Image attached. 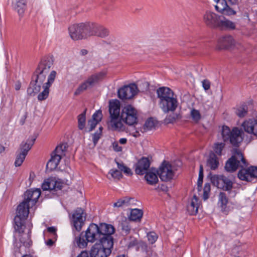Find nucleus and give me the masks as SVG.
Returning a JSON list of instances; mask_svg holds the SVG:
<instances>
[{
	"instance_id": "1",
	"label": "nucleus",
	"mask_w": 257,
	"mask_h": 257,
	"mask_svg": "<svg viewBox=\"0 0 257 257\" xmlns=\"http://www.w3.org/2000/svg\"><path fill=\"white\" fill-rule=\"evenodd\" d=\"M115 231V228L111 224L106 223H100L99 225L91 223L85 233L82 232L78 237L75 238V241L79 247L82 248L87 246L88 242H93L95 240L113 245L112 234Z\"/></svg>"
},
{
	"instance_id": "2",
	"label": "nucleus",
	"mask_w": 257,
	"mask_h": 257,
	"mask_svg": "<svg viewBox=\"0 0 257 257\" xmlns=\"http://www.w3.org/2000/svg\"><path fill=\"white\" fill-rule=\"evenodd\" d=\"M53 63L54 58L52 56L44 57L39 63L32 76V80L27 89V92L30 95L34 96L40 91L42 86L44 90L38 95V99L39 101L46 99L49 96L50 87L43 84V83Z\"/></svg>"
},
{
	"instance_id": "3",
	"label": "nucleus",
	"mask_w": 257,
	"mask_h": 257,
	"mask_svg": "<svg viewBox=\"0 0 257 257\" xmlns=\"http://www.w3.org/2000/svg\"><path fill=\"white\" fill-rule=\"evenodd\" d=\"M120 102L118 100H112L109 102V120L108 125L113 131H123L125 126L121 120L132 125L137 123V111L131 105L124 106L120 113Z\"/></svg>"
},
{
	"instance_id": "4",
	"label": "nucleus",
	"mask_w": 257,
	"mask_h": 257,
	"mask_svg": "<svg viewBox=\"0 0 257 257\" xmlns=\"http://www.w3.org/2000/svg\"><path fill=\"white\" fill-rule=\"evenodd\" d=\"M204 23L209 28L219 29L222 30H234L235 24L226 19L223 16H219L215 13L206 11L203 16Z\"/></svg>"
},
{
	"instance_id": "5",
	"label": "nucleus",
	"mask_w": 257,
	"mask_h": 257,
	"mask_svg": "<svg viewBox=\"0 0 257 257\" xmlns=\"http://www.w3.org/2000/svg\"><path fill=\"white\" fill-rule=\"evenodd\" d=\"M157 94L160 99V107L165 113L176 110L178 101L174 97V92L170 88L167 87H160L157 90Z\"/></svg>"
},
{
	"instance_id": "6",
	"label": "nucleus",
	"mask_w": 257,
	"mask_h": 257,
	"mask_svg": "<svg viewBox=\"0 0 257 257\" xmlns=\"http://www.w3.org/2000/svg\"><path fill=\"white\" fill-rule=\"evenodd\" d=\"M222 140L229 143L234 147H239L242 142L244 133L242 128L233 127L231 130L227 125H223L220 131Z\"/></svg>"
},
{
	"instance_id": "7",
	"label": "nucleus",
	"mask_w": 257,
	"mask_h": 257,
	"mask_svg": "<svg viewBox=\"0 0 257 257\" xmlns=\"http://www.w3.org/2000/svg\"><path fill=\"white\" fill-rule=\"evenodd\" d=\"M247 166L248 163L242 154L236 150L234 154L226 162L224 168L226 171L229 172H234L238 168H240L237 174L238 177L239 172L243 169L247 170L249 168Z\"/></svg>"
},
{
	"instance_id": "8",
	"label": "nucleus",
	"mask_w": 257,
	"mask_h": 257,
	"mask_svg": "<svg viewBox=\"0 0 257 257\" xmlns=\"http://www.w3.org/2000/svg\"><path fill=\"white\" fill-rule=\"evenodd\" d=\"M90 22L74 24L69 28L70 37L73 40H79L90 37Z\"/></svg>"
},
{
	"instance_id": "9",
	"label": "nucleus",
	"mask_w": 257,
	"mask_h": 257,
	"mask_svg": "<svg viewBox=\"0 0 257 257\" xmlns=\"http://www.w3.org/2000/svg\"><path fill=\"white\" fill-rule=\"evenodd\" d=\"M31 206L23 201L17 207V215L14 218L15 229L19 233L23 232L24 221L28 216Z\"/></svg>"
},
{
	"instance_id": "10",
	"label": "nucleus",
	"mask_w": 257,
	"mask_h": 257,
	"mask_svg": "<svg viewBox=\"0 0 257 257\" xmlns=\"http://www.w3.org/2000/svg\"><path fill=\"white\" fill-rule=\"evenodd\" d=\"M106 73L101 71L91 75L86 80L80 84L74 92L75 95H78L89 88L93 87L95 85L102 81L105 77Z\"/></svg>"
},
{
	"instance_id": "11",
	"label": "nucleus",
	"mask_w": 257,
	"mask_h": 257,
	"mask_svg": "<svg viewBox=\"0 0 257 257\" xmlns=\"http://www.w3.org/2000/svg\"><path fill=\"white\" fill-rule=\"evenodd\" d=\"M212 184L224 191H227L229 194L232 192L233 182L229 178L223 175H214L211 177Z\"/></svg>"
},
{
	"instance_id": "12",
	"label": "nucleus",
	"mask_w": 257,
	"mask_h": 257,
	"mask_svg": "<svg viewBox=\"0 0 257 257\" xmlns=\"http://www.w3.org/2000/svg\"><path fill=\"white\" fill-rule=\"evenodd\" d=\"M113 245L107 243L99 241L95 243L90 250V257H107L111 252Z\"/></svg>"
},
{
	"instance_id": "13",
	"label": "nucleus",
	"mask_w": 257,
	"mask_h": 257,
	"mask_svg": "<svg viewBox=\"0 0 257 257\" xmlns=\"http://www.w3.org/2000/svg\"><path fill=\"white\" fill-rule=\"evenodd\" d=\"M35 140L36 138H29L26 142H23L21 144L20 149L17 151L16 159L15 162V165L16 167L21 166L29 151L34 145Z\"/></svg>"
},
{
	"instance_id": "14",
	"label": "nucleus",
	"mask_w": 257,
	"mask_h": 257,
	"mask_svg": "<svg viewBox=\"0 0 257 257\" xmlns=\"http://www.w3.org/2000/svg\"><path fill=\"white\" fill-rule=\"evenodd\" d=\"M63 183L60 179L51 177L44 180L42 184V188L44 191H49L54 195L58 196L57 191H60Z\"/></svg>"
},
{
	"instance_id": "15",
	"label": "nucleus",
	"mask_w": 257,
	"mask_h": 257,
	"mask_svg": "<svg viewBox=\"0 0 257 257\" xmlns=\"http://www.w3.org/2000/svg\"><path fill=\"white\" fill-rule=\"evenodd\" d=\"M86 216L84 210L81 208H77L74 211L71 218V223L77 231H80L84 225Z\"/></svg>"
},
{
	"instance_id": "16",
	"label": "nucleus",
	"mask_w": 257,
	"mask_h": 257,
	"mask_svg": "<svg viewBox=\"0 0 257 257\" xmlns=\"http://www.w3.org/2000/svg\"><path fill=\"white\" fill-rule=\"evenodd\" d=\"M138 91L137 85L134 83L125 85L118 90V97L122 100L132 99Z\"/></svg>"
},
{
	"instance_id": "17",
	"label": "nucleus",
	"mask_w": 257,
	"mask_h": 257,
	"mask_svg": "<svg viewBox=\"0 0 257 257\" xmlns=\"http://www.w3.org/2000/svg\"><path fill=\"white\" fill-rule=\"evenodd\" d=\"M157 173L163 181L166 182L171 180L174 175L171 165L165 161L162 163L159 170L157 171Z\"/></svg>"
},
{
	"instance_id": "18",
	"label": "nucleus",
	"mask_w": 257,
	"mask_h": 257,
	"mask_svg": "<svg viewBox=\"0 0 257 257\" xmlns=\"http://www.w3.org/2000/svg\"><path fill=\"white\" fill-rule=\"evenodd\" d=\"M109 34V31L103 26L93 22H91L90 37L97 36L104 38Z\"/></svg>"
},
{
	"instance_id": "19",
	"label": "nucleus",
	"mask_w": 257,
	"mask_h": 257,
	"mask_svg": "<svg viewBox=\"0 0 257 257\" xmlns=\"http://www.w3.org/2000/svg\"><path fill=\"white\" fill-rule=\"evenodd\" d=\"M238 178L242 181L251 182L257 178V167L251 166L247 170H241L238 174Z\"/></svg>"
},
{
	"instance_id": "20",
	"label": "nucleus",
	"mask_w": 257,
	"mask_h": 257,
	"mask_svg": "<svg viewBox=\"0 0 257 257\" xmlns=\"http://www.w3.org/2000/svg\"><path fill=\"white\" fill-rule=\"evenodd\" d=\"M40 195L41 190L40 189L29 190L24 193V199L23 201L29 204L32 207L37 202Z\"/></svg>"
},
{
	"instance_id": "21",
	"label": "nucleus",
	"mask_w": 257,
	"mask_h": 257,
	"mask_svg": "<svg viewBox=\"0 0 257 257\" xmlns=\"http://www.w3.org/2000/svg\"><path fill=\"white\" fill-rule=\"evenodd\" d=\"M241 126L245 132L257 137V119L245 120L241 124Z\"/></svg>"
},
{
	"instance_id": "22",
	"label": "nucleus",
	"mask_w": 257,
	"mask_h": 257,
	"mask_svg": "<svg viewBox=\"0 0 257 257\" xmlns=\"http://www.w3.org/2000/svg\"><path fill=\"white\" fill-rule=\"evenodd\" d=\"M150 164V161L148 158L142 157L135 164L136 173L138 175H143L148 171Z\"/></svg>"
},
{
	"instance_id": "23",
	"label": "nucleus",
	"mask_w": 257,
	"mask_h": 257,
	"mask_svg": "<svg viewBox=\"0 0 257 257\" xmlns=\"http://www.w3.org/2000/svg\"><path fill=\"white\" fill-rule=\"evenodd\" d=\"M236 46L235 41L230 35H225L221 37L218 41V49H227Z\"/></svg>"
},
{
	"instance_id": "24",
	"label": "nucleus",
	"mask_w": 257,
	"mask_h": 257,
	"mask_svg": "<svg viewBox=\"0 0 257 257\" xmlns=\"http://www.w3.org/2000/svg\"><path fill=\"white\" fill-rule=\"evenodd\" d=\"M229 200L227 194L224 192H220L218 195V204L221 211L225 214H227L229 209L227 207Z\"/></svg>"
},
{
	"instance_id": "25",
	"label": "nucleus",
	"mask_w": 257,
	"mask_h": 257,
	"mask_svg": "<svg viewBox=\"0 0 257 257\" xmlns=\"http://www.w3.org/2000/svg\"><path fill=\"white\" fill-rule=\"evenodd\" d=\"M198 198L194 195L187 206V211L190 215H194L198 211Z\"/></svg>"
},
{
	"instance_id": "26",
	"label": "nucleus",
	"mask_w": 257,
	"mask_h": 257,
	"mask_svg": "<svg viewBox=\"0 0 257 257\" xmlns=\"http://www.w3.org/2000/svg\"><path fill=\"white\" fill-rule=\"evenodd\" d=\"M219 160L216 154L214 153L210 154L207 160V166L212 170H215L219 166Z\"/></svg>"
},
{
	"instance_id": "27",
	"label": "nucleus",
	"mask_w": 257,
	"mask_h": 257,
	"mask_svg": "<svg viewBox=\"0 0 257 257\" xmlns=\"http://www.w3.org/2000/svg\"><path fill=\"white\" fill-rule=\"evenodd\" d=\"M145 179L147 183L151 185H155L158 182L157 174L150 171L145 173Z\"/></svg>"
},
{
	"instance_id": "28",
	"label": "nucleus",
	"mask_w": 257,
	"mask_h": 257,
	"mask_svg": "<svg viewBox=\"0 0 257 257\" xmlns=\"http://www.w3.org/2000/svg\"><path fill=\"white\" fill-rule=\"evenodd\" d=\"M134 200L133 198L124 197L119 199L116 202L113 204L114 207H127L131 204V201Z\"/></svg>"
},
{
	"instance_id": "29",
	"label": "nucleus",
	"mask_w": 257,
	"mask_h": 257,
	"mask_svg": "<svg viewBox=\"0 0 257 257\" xmlns=\"http://www.w3.org/2000/svg\"><path fill=\"white\" fill-rule=\"evenodd\" d=\"M143 211L139 209H133L131 210L129 219L132 221H140L142 216Z\"/></svg>"
},
{
	"instance_id": "30",
	"label": "nucleus",
	"mask_w": 257,
	"mask_h": 257,
	"mask_svg": "<svg viewBox=\"0 0 257 257\" xmlns=\"http://www.w3.org/2000/svg\"><path fill=\"white\" fill-rule=\"evenodd\" d=\"M27 0H19L17 2L15 10L20 16L22 17L26 9Z\"/></svg>"
},
{
	"instance_id": "31",
	"label": "nucleus",
	"mask_w": 257,
	"mask_h": 257,
	"mask_svg": "<svg viewBox=\"0 0 257 257\" xmlns=\"http://www.w3.org/2000/svg\"><path fill=\"white\" fill-rule=\"evenodd\" d=\"M247 112L248 107L243 103L236 109L235 114L239 117H243L247 114Z\"/></svg>"
},
{
	"instance_id": "32",
	"label": "nucleus",
	"mask_w": 257,
	"mask_h": 257,
	"mask_svg": "<svg viewBox=\"0 0 257 257\" xmlns=\"http://www.w3.org/2000/svg\"><path fill=\"white\" fill-rule=\"evenodd\" d=\"M87 109H85L84 111L78 116V127L79 130H82L85 126L86 121V112Z\"/></svg>"
},
{
	"instance_id": "33",
	"label": "nucleus",
	"mask_w": 257,
	"mask_h": 257,
	"mask_svg": "<svg viewBox=\"0 0 257 257\" xmlns=\"http://www.w3.org/2000/svg\"><path fill=\"white\" fill-rule=\"evenodd\" d=\"M155 126V122L152 117L149 118L146 121L143 126L144 132L151 130Z\"/></svg>"
},
{
	"instance_id": "34",
	"label": "nucleus",
	"mask_w": 257,
	"mask_h": 257,
	"mask_svg": "<svg viewBox=\"0 0 257 257\" xmlns=\"http://www.w3.org/2000/svg\"><path fill=\"white\" fill-rule=\"evenodd\" d=\"M227 5V4L226 0H218L215 8L217 12L221 13L222 11L224 10L225 8H226Z\"/></svg>"
},
{
	"instance_id": "35",
	"label": "nucleus",
	"mask_w": 257,
	"mask_h": 257,
	"mask_svg": "<svg viewBox=\"0 0 257 257\" xmlns=\"http://www.w3.org/2000/svg\"><path fill=\"white\" fill-rule=\"evenodd\" d=\"M225 142L224 143H217L214 144L213 150L215 154L219 156H221L222 154V151L225 147Z\"/></svg>"
},
{
	"instance_id": "36",
	"label": "nucleus",
	"mask_w": 257,
	"mask_h": 257,
	"mask_svg": "<svg viewBox=\"0 0 257 257\" xmlns=\"http://www.w3.org/2000/svg\"><path fill=\"white\" fill-rule=\"evenodd\" d=\"M190 115L192 119L196 122H199L201 119V114L199 111L195 108L191 110Z\"/></svg>"
},
{
	"instance_id": "37",
	"label": "nucleus",
	"mask_w": 257,
	"mask_h": 257,
	"mask_svg": "<svg viewBox=\"0 0 257 257\" xmlns=\"http://www.w3.org/2000/svg\"><path fill=\"white\" fill-rule=\"evenodd\" d=\"M109 174L111 175V176L113 179L117 180H119L123 177L121 172L117 169H111L109 172Z\"/></svg>"
},
{
	"instance_id": "38",
	"label": "nucleus",
	"mask_w": 257,
	"mask_h": 257,
	"mask_svg": "<svg viewBox=\"0 0 257 257\" xmlns=\"http://www.w3.org/2000/svg\"><path fill=\"white\" fill-rule=\"evenodd\" d=\"M56 72L55 71H51L49 75L48 76L47 82H46L45 83H43V84L50 87L52 84V83L54 82L56 78Z\"/></svg>"
},
{
	"instance_id": "39",
	"label": "nucleus",
	"mask_w": 257,
	"mask_h": 257,
	"mask_svg": "<svg viewBox=\"0 0 257 257\" xmlns=\"http://www.w3.org/2000/svg\"><path fill=\"white\" fill-rule=\"evenodd\" d=\"M66 151V146L63 144H60L58 146L53 152L54 154L59 155V156L62 157L64 155V152Z\"/></svg>"
},
{
	"instance_id": "40",
	"label": "nucleus",
	"mask_w": 257,
	"mask_h": 257,
	"mask_svg": "<svg viewBox=\"0 0 257 257\" xmlns=\"http://www.w3.org/2000/svg\"><path fill=\"white\" fill-rule=\"evenodd\" d=\"M147 237L149 242L151 244H153L156 241L158 236L156 232L150 231L147 233Z\"/></svg>"
},
{
	"instance_id": "41",
	"label": "nucleus",
	"mask_w": 257,
	"mask_h": 257,
	"mask_svg": "<svg viewBox=\"0 0 257 257\" xmlns=\"http://www.w3.org/2000/svg\"><path fill=\"white\" fill-rule=\"evenodd\" d=\"M119 227H120V229L121 230L123 234L127 235L130 233L131 230V227L130 226L127 222H122L120 224Z\"/></svg>"
},
{
	"instance_id": "42",
	"label": "nucleus",
	"mask_w": 257,
	"mask_h": 257,
	"mask_svg": "<svg viewBox=\"0 0 257 257\" xmlns=\"http://www.w3.org/2000/svg\"><path fill=\"white\" fill-rule=\"evenodd\" d=\"M221 13L225 15L231 16L235 15L236 12L227 5L226 8H225L224 10L222 11Z\"/></svg>"
},
{
	"instance_id": "43",
	"label": "nucleus",
	"mask_w": 257,
	"mask_h": 257,
	"mask_svg": "<svg viewBox=\"0 0 257 257\" xmlns=\"http://www.w3.org/2000/svg\"><path fill=\"white\" fill-rule=\"evenodd\" d=\"M129 248L133 247L138 244V239L133 236H130L127 242Z\"/></svg>"
},
{
	"instance_id": "44",
	"label": "nucleus",
	"mask_w": 257,
	"mask_h": 257,
	"mask_svg": "<svg viewBox=\"0 0 257 257\" xmlns=\"http://www.w3.org/2000/svg\"><path fill=\"white\" fill-rule=\"evenodd\" d=\"M58 165V164L50 159L47 164L46 168L47 169H49L50 171H52L55 169L57 167Z\"/></svg>"
},
{
	"instance_id": "45",
	"label": "nucleus",
	"mask_w": 257,
	"mask_h": 257,
	"mask_svg": "<svg viewBox=\"0 0 257 257\" xmlns=\"http://www.w3.org/2000/svg\"><path fill=\"white\" fill-rule=\"evenodd\" d=\"M177 118L178 115L177 114H173L168 115L165 118V121L168 123H172L175 122Z\"/></svg>"
},
{
	"instance_id": "46",
	"label": "nucleus",
	"mask_w": 257,
	"mask_h": 257,
	"mask_svg": "<svg viewBox=\"0 0 257 257\" xmlns=\"http://www.w3.org/2000/svg\"><path fill=\"white\" fill-rule=\"evenodd\" d=\"M102 114L101 110H98L96 111L92 115V120H96L99 122L101 121Z\"/></svg>"
},
{
	"instance_id": "47",
	"label": "nucleus",
	"mask_w": 257,
	"mask_h": 257,
	"mask_svg": "<svg viewBox=\"0 0 257 257\" xmlns=\"http://www.w3.org/2000/svg\"><path fill=\"white\" fill-rule=\"evenodd\" d=\"M27 237L28 239L26 241H24L23 238L22 237L20 239V240L21 242L23 243L24 246H25L26 247H29L31 245L32 241L30 239V237L28 235L27 236Z\"/></svg>"
},
{
	"instance_id": "48",
	"label": "nucleus",
	"mask_w": 257,
	"mask_h": 257,
	"mask_svg": "<svg viewBox=\"0 0 257 257\" xmlns=\"http://www.w3.org/2000/svg\"><path fill=\"white\" fill-rule=\"evenodd\" d=\"M62 157L59 156V155H57L56 154H54V153L52 152L51 154V159L59 165L60 161L62 159Z\"/></svg>"
},
{
	"instance_id": "49",
	"label": "nucleus",
	"mask_w": 257,
	"mask_h": 257,
	"mask_svg": "<svg viewBox=\"0 0 257 257\" xmlns=\"http://www.w3.org/2000/svg\"><path fill=\"white\" fill-rule=\"evenodd\" d=\"M98 122L96 120H94L92 119L89 120L88 122V125L90 126V128L88 130V132L92 131L95 127L96 125Z\"/></svg>"
},
{
	"instance_id": "50",
	"label": "nucleus",
	"mask_w": 257,
	"mask_h": 257,
	"mask_svg": "<svg viewBox=\"0 0 257 257\" xmlns=\"http://www.w3.org/2000/svg\"><path fill=\"white\" fill-rule=\"evenodd\" d=\"M202 86L205 90H208L210 88V82L209 80L205 79L202 81Z\"/></svg>"
},
{
	"instance_id": "51",
	"label": "nucleus",
	"mask_w": 257,
	"mask_h": 257,
	"mask_svg": "<svg viewBox=\"0 0 257 257\" xmlns=\"http://www.w3.org/2000/svg\"><path fill=\"white\" fill-rule=\"evenodd\" d=\"M101 135L100 133H95L93 135L92 139L94 144L97 143L98 141L100 138Z\"/></svg>"
},
{
	"instance_id": "52",
	"label": "nucleus",
	"mask_w": 257,
	"mask_h": 257,
	"mask_svg": "<svg viewBox=\"0 0 257 257\" xmlns=\"http://www.w3.org/2000/svg\"><path fill=\"white\" fill-rule=\"evenodd\" d=\"M115 162H116L117 167L119 169V170L120 171H123L124 170V169H125V168L126 167V166H125L122 162L119 163V162L116 161V160H115Z\"/></svg>"
},
{
	"instance_id": "53",
	"label": "nucleus",
	"mask_w": 257,
	"mask_h": 257,
	"mask_svg": "<svg viewBox=\"0 0 257 257\" xmlns=\"http://www.w3.org/2000/svg\"><path fill=\"white\" fill-rule=\"evenodd\" d=\"M113 148L116 152H120L122 151V147L119 146L117 143H114L113 144Z\"/></svg>"
},
{
	"instance_id": "54",
	"label": "nucleus",
	"mask_w": 257,
	"mask_h": 257,
	"mask_svg": "<svg viewBox=\"0 0 257 257\" xmlns=\"http://www.w3.org/2000/svg\"><path fill=\"white\" fill-rule=\"evenodd\" d=\"M203 176H199L198 181H197V185L198 187V190H199V188H201L203 183Z\"/></svg>"
},
{
	"instance_id": "55",
	"label": "nucleus",
	"mask_w": 257,
	"mask_h": 257,
	"mask_svg": "<svg viewBox=\"0 0 257 257\" xmlns=\"http://www.w3.org/2000/svg\"><path fill=\"white\" fill-rule=\"evenodd\" d=\"M47 231L54 235L56 234V228L54 226L49 227L47 228Z\"/></svg>"
},
{
	"instance_id": "56",
	"label": "nucleus",
	"mask_w": 257,
	"mask_h": 257,
	"mask_svg": "<svg viewBox=\"0 0 257 257\" xmlns=\"http://www.w3.org/2000/svg\"><path fill=\"white\" fill-rule=\"evenodd\" d=\"M124 174H125L126 175L130 176L132 175L133 174V173L131 171V170L127 167L126 166L124 170L123 171Z\"/></svg>"
},
{
	"instance_id": "57",
	"label": "nucleus",
	"mask_w": 257,
	"mask_h": 257,
	"mask_svg": "<svg viewBox=\"0 0 257 257\" xmlns=\"http://www.w3.org/2000/svg\"><path fill=\"white\" fill-rule=\"evenodd\" d=\"M210 185L209 183H206L203 188L204 192H210Z\"/></svg>"
},
{
	"instance_id": "58",
	"label": "nucleus",
	"mask_w": 257,
	"mask_h": 257,
	"mask_svg": "<svg viewBox=\"0 0 257 257\" xmlns=\"http://www.w3.org/2000/svg\"><path fill=\"white\" fill-rule=\"evenodd\" d=\"M77 257H89L88 253L87 251H82Z\"/></svg>"
},
{
	"instance_id": "59",
	"label": "nucleus",
	"mask_w": 257,
	"mask_h": 257,
	"mask_svg": "<svg viewBox=\"0 0 257 257\" xmlns=\"http://www.w3.org/2000/svg\"><path fill=\"white\" fill-rule=\"evenodd\" d=\"M21 87V83L20 81H17L15 84V88L16 90H19Z\"/></svg>"
},
{
	"instance_id": "60",
	"label": "nucleus",
	"mask_w": 257,
	"mask_h": 257,
	"mask_svg": "<svg viewBox=\"0 0 257 257\" xmlns=\"http://www.w3.org/2000/svg\"><path fill=\"white\" fill-rule=\"evenodd\" d=\"M231 5H236L238 4V0H228Z\"/></svg>"
},
{
	"instance_id": "61",
	"label": "nucleus",
	"mask_w": 257,
	"mask_h": 257,
	"mask_svg": "<svg viewBox=\"0 0 257 257\" xmlns=\"http://www.w3.org/2000/svg\"><path fill=\"white\" fill-rule=\"evenodd\" d=\"M46 244L48 246H52L53 243H54V241L52 239H49L47 241H46Z\"/></svg>"
},
{
	"instance_id": "62",
	"label": "nucleus",
	"mask_w": 257,
	"mask_h": 257,
	"mask_svg": "<svg viewBox=\"0 0 257 257\" xmlns=\"http://www.w3.org/2000/svg\"><path fill=\"white\" fill-rule=\"evenodd\" d=\"M199 176H203V168L202 165L200 166Z\"/></svg>"
},
{
	"instance_id": "63",
	"label": "nucleus",
	"mask_w": 257,
	"mask_h": 257,
	"mask_svg": "<svg viewBox=\"0 0 257 257\" xmlns=\"http://www.w3.org/2000/svg\"><path fill=\"white\" fill-rule=\"evenodd\" d=\"M119 142L121 144H125L127 142V140L125 138H121L119 140Z\"/></svg>"
},
{
	"instance_id": "64",
	"label": "nucleus",
	"mask_w": 257,
	"mask_h": 257,
	"mask_svg": "<svg viewBox=\"0 0 257 257\" xmlns=\"http://www.w3.org/2000/svg\"><path fill=\"white\" fill-rule=\"evenodd\" d=\"M209 193V192H203V199L204 200H206L208 198Z\"/></svg>"
}]
</instances>
